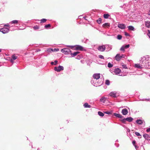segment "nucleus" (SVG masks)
I'll use <instances>...</instances> for the list:
<instances>
[{
    "label": "nucleus",
    "mask_w": 150,
    "mask_h": 150,
    "mask_svg": "<svg viewBox=\"0 0 150 150\" xmlns=\"http://www.w3.org/2000/svg\"><path fill=\"white\" fill-rule=\"evenodd\" d=\"M105 49H106V51H109L112 49V46L109 45H105Z\"/></svg>",
    "instance_id": "nucleus-11"
},
{
    "label": "nucleus",
    "mask_w": 150,
    "mask_h": 150,
    "mask_svg": "<svg viewBox=\"0 0 150 150\" xmlns=\"http://www.w3.org/2000/svg\"><path fill=\"white\" fill-rule=\"evenodd\" d=\"M105 84L106 85H109L110 84V82L109 80H107L105 81Z\"/></svg>",
    "instance_id": "nucleus-31"
},
{
    "label": "nucleus",
    "mask_w": 150,
    "mask_h": 150,
    "mask_svg": "<svg viewBox=\"0 0 150 150\" xmlns=\"http://www.w3.org/2000/svg\"><path fill=\"white\" fill-rule=\"evenodd\" d=\"M33 28L34 29V30H37L39 28V27L38 26L36 25L35 26H34L33 27Z\"/></svg>",
    "instance_id": "nucleus-36"
},
{
    "label": "nucleus",
    "mask_w": 150,
    "mask_h": 150,
    "mask_svg": "<svg viewBox=\"0 0 150 150\" xmlns=\"http://www.w3.org/2000/svg\"><path fill=\"white\" fill-rule=\"evenodd\" d=\"M80 58V56L79 55H78L77 57L76 58V59H79Z\"/></svg>",
    "instance_id": "nucleus-50"
},
{
    "label": "nucleus",
    "mask_w": 150,
    "mask_h": 150,
    "mask_svg": "<svg viewBox=\"0 0 150 150\" xmlns=\"http://www.w3.org/2000/svg\"><path fill=\"white\" fill-rule=\"evenodd\" d=\"M125 49H127L129 47V44L125 45H123Z\"/></svg>",
    "instance_id": "nucleus-35"
},
{
    "label": "nucleus",
    "mask_w": 150,
    "mask_h": 150,
    "mask_svg": "<svg viewBox=\"0 0 150 150\" xmlns=\"http://www.w3.org/2000/svg\"><path fill=\"white\" fill-rule=\"evenodd\" d=\"M148 33L147 35L150 38V31L149 30H148Z\"/></svg>",
    "instance_id": "nucleus-44"
},
{
    "label": "nucleus",
    "mask_w": 150,
    "mask_h": 150,
    "mask_svg": "<svg viewBox=\"0 0 150 150\" xmlns=\"http://www.w3.org/2000/svg\"><path fill=\"white\" fill-rule=\"evenodd\" d=\"M115 59L117 61H120L121 59V55L119 54H117L115 57Z\"/></svg>",
    "instance_id": "nucleus-12"
},
{
    "label": "nucleus",
    "mask_w": 150,
    "mask_h": 150,
    "mask_svg": "<svg viewBox=\"0 0 150 150\" xmlns=\"http://www.w3.org/2000/svg\"><path fill=\"white\" fill-rule=\"evenodd\" d=\"M126 119L127 121L129 122H132L133 120V118L130 117L126 118Z\"/></svg>",
    "instance_id": "nucleus-21"
},
{
    "label": "nucleus",
    "mask_w": 150,
    "mask_h": 150,
    "mask_svg": "<svg viewBox=\"0 0 150 150\" xmlns=\"http://www.w3.org/2000/svg\"><path fill=\"white\" fill-rule=\"evenodd\" d=\"M83 106L85 108H91V106L89 105L88 104L86 103L84 104L83 105Z\"/></svg>",
    "instance_id": "nucleus-20"
},
{
    "label": "nucleus",
    "mask_w": 150,
    "mask_h": 150,
    "mask_svg": "<svg viewBox=\"0 0 150 150\" xmlns=\"http://www.w3.org/2000/svg\"><path fill=\"white\" fill-rule=\"evenodd\" d=\"M125 56V55L124 54H122L121 55V58H122L124 57Z\"/></svg>",
    "instance_id": "nucleus-49"
},
{
    "label": "nucleus",
    "mask_w": 150,
    "mask_h": 150,
    "mask_svg": "<svg viewBox=\"0 0 150 150\" xmlns=\"http://www.w3.org/2000/svg\"><path fill=\"white\" fill-rule=\"evenodd\" d=\"M98 57L100 58L101 59H104V56L102 55H99Z\"/></svg>",
    "instance_id": "nucleus-40"
},
{
    "label": "nucleus",
    "mask_w": 150,
    "mask_h": 150,
    "mask_svg": "<svg viewBox=\"0 0 150 150\" xmlns=\"http://www.w3.org/2000/svg\"><path fill=\"white\" fill-rule=\"evenodd\" d=\"M122 38V36L120 35H118L117 36V38L118 40H120Z\"/></svg>",
    "instance_id": "nucleus-34"
},
{
    "label": "nucleus",
    "mask_w": 150,
    "mask_h": 150,
    "mask_svg": "<svg viewBox=\"0 0 150 150\" xmlns=\"http://www.w3.org/2000/svg\"><path fill=\"white\" fill-rule=\"evenodd\" d=\"M51 25L50 24H48L47 25H46L45 26V28H48L50 27Z\"/></svg>",
    "instance_id": "nucleus-37"
},
{
    "label": "nucleus",
    "mask_w": 150,
    "mask_h": 150,
    "mask_svg": "<svg viewBox=\"0 0 150 150\" xmlns=\"http://www.w3.org/2000/svg\"><path fill=\"white\" fill-rule=\"evenodd\" d=\"M105 45L100 46L98 47V49L100 51L103 52L105 50Z\"/></svg>",
    "instance_id": "nucleus-9"
},
{
    "label": "nucleus",
    "mask_w": 150,
    "mask_h": 150,
    "mask_svg": "<svg viewBox=\"0 0 150 150\" xmlns=\"http://www.w3.org/2000/svg\"><path fill=\"white\" fill-rule=\"evenodd\" d=\"M1 49H0V52H1Z\"/></svg>",
    "instance_id": "nucleus-62"
},
{
    "label": "nucleus",
    "mask_w": 150,
    "mask_h": 150,
    "mask_svg": "<svg viewBox=\"0 0 150 150\" xmlns=\"http://www.w3.org/2000/svg\"><path fill=\"white\" fill-rule=\"evenodd\" d=\"M82 42L87 43L88 42V40L86 38H84L82 40Z\"/></svg>",
    "instance_id": "nucleus-26"
},
{
    "label": "nucleus",
    "mask_w": 150,
    "mask_h": 150,
    "mask_svg": "<svg viewBox=\"0 0 150 150\" xmlns=\"http://www.w3.org/2000/svg\"><path fill=\"white\" fill-rule=\"evenodd\" d=\"M64 69V68L63 67L60 65L57 67H55L54 68V70L57 72H60L61 71L63 70Z\"/></svg>",
    "instance_id": "nucleus-4"
},
{
    "label": "nucleus",
    "mask_w": 150,
    "mask_h": 150,
    "mask_svg": "<svg viewBox=\"0 0 150 150\" xmlns=\"http://www.w3.org/2000/svg\"><path fill=\"white\" fill-rule=\"evenodd\" d=\"M4 26H5L9 27V29H11V27H10L9 26H10V25H9V24H5L4 25Z\"/></svg>",
    "instance_id": "nucleus-43"
},
{
    "label": "nucleus",
    "mask_w": 150,
    "mask_h": 150,
    "mask_svg": "<svg viewBox=\"0 0 150 150\" xmlns=\"http://www.w3.org/2000/svg\"><path fill=\"white\" fill-rule=\"evenodd\" d=\"M76 48L77 50L80 51H85L86 50L85 48L79 45H77Z\"/></svg>",
    "instance_id": "nucleus-6"
},
{
    "label": "nucleus",
    "mask_w": 150,
    "mask_h": 150,
    "mask_svg": "<svg viewBox=\"0 0 150 150\" xmlns=\"http://www.w3.org/2000/svg\"><path fill=\"white\" fill-rule=\"evenodd\" d=\"M40 51V50H38L37 51V52H39V51Z\"/></svg>",
    "instance_id": "nucleus-61"
},
{
    "label": "nucleus",
    "mask_w": 150,
    "mask_h": 150,
    "mask_svg": "<svg viewBox=\"0 0 150 150\" xmlns=\"http://www.w3.org/2000/svg\"><path fill=\"white\" fill-rule=\"evenodd\" d=\"M141 64H135L134 67L141 69L143 67L146 69H150V56H145L141 58L140 60Z\"/></svg>",
    "instance_id": "nucleus-1"
},
{
    "label": "nucleus",
    "mask_w": 150,
    "mask_h": 150,
    "mask_svg": "<svg viewBox=\"0 0 150 150\" xmlns=\"http://www.w3.org/2000/svg\"><path fill=\"white\" fill-rule=\"evenodd\" d=\"M61 52L66 54H70L71 51L68 48H64L61 50Z\"/></svg>",
    "instance_id": "nucleus-3"
},
{
    "label": "nucleus",
    "mask_w": 150,
    "mask_h": 150,
    "mask_svg": "<svg viewBox=\"0 0 150 150\" xmlns=\"http://www.w3.org/2000/svg\"><path fill=\"white\" fill-rule=\"evenodd\" d=\"M143 122L142 120H138L136 121V122L139 125H141Z\"/></svg>",
    "instance_id": "nucleus-23"
},
{
    "label": "nucleus",
    "mask_w": 150,
    "mask_h": 150,
    "mask_svg": "<svg viewBox=\"0 0 150 150\" xmlns=\"http://www.w3.org/2000/svg\"><path fill=\"white\" fill-rule=\"evenodd\" d=\"M128 29L131 30H134V27L132 26H129L128 27Z\"/></svg>",
    "instance_id": "nucleus-24"
},
{
    "label": "nucleus",
    "mask_w": 150,
    "mask_h": 150,
    "mask_svg": "<svg viewBox=\"0 0 150 150\" xmlns=\"http://www.w3.org/2000/svg\"><path fill=\"white\" fill-rule=\"evenodd\" d=\"M109 15L108 14H105L103 15V17L104 18L107 19L108 18Z\"/></svg>",
    "instance_id": "nucleus-27"
},
{
    "label": "nucleus",
    "mask_w": 150,
    "mask_h": 150,
    "mask_svg": "<svg viewBox=\"0 0 150 150\" xmlns=\"http://www.w3.org/2000/svg\"><path fill=\"white\" fill-rule=\"evenodd\" d=\"M150 131V128H149L146 129V132H149Z\"/></svg>",
    "instance_id": "nucleus-53"
},
{
    "label": "nucleus",
    "mask_w": 150,
    "mask_h": 150,
    "mask_svg": "<svg viewBox=\"0 0 150 150\" xmlns=\"http://www.w3.org/2000/svg\"><path fill=\"white\" fill-rule=\"evenodd\" d=\"M125 35L127 36H129V34L127 33L126 32H125Z\"/></svg>",
    "instance_id": "nucleus-51"
},
{
    "label": "nucleus",
    "mask_w": 150,
    "mask_h": 150,
    "mask_svg": "<svg viewBox=\"0 0 150 150\" xmlns=\"http://www.w3.org/2000/svg\"><path fill=\"white\" fill-rule=\"evenodd\" d=\"M119 146V144H117V146H116L117 147H118Z\"/></svg>",
    "instance_id": "nucleus-59"
},
{
    "label": "nucleus",
    "mask_w": 150,
    "mask_h": 150,
    "mask_svg": "<svg viewBox=\"0 0 150 150\" xmlns=\"http://www.w3.org/2000/svg\"><path fill=\"white\" fill-rule=\"evenodd\" d=\"M57 62H58V61H57V60H55L54 62L55 63L54 65H56L57 64Z\"/></svg>",
    "instance_id": "nucleus-52"
},
{
    "label": "nucleus",
    "mask_w": 150,
    "mask_h": 150,
    "mask_svg": "<svg viewBox=\"0 0 150 150\" xmlns=\"http://www.w3.org/2000/svg\"><path fill=\"white\" fill-rule=\"evenodd\" d=\"M103 27L108 28L110 26V24L109 23H105L103 24Z\"/></svg>",
    "instance_id": "nucleus-19"
},
{
    "label": "nucleus",
    "mask_w": 150,
    "mask_h": 150,
    "mask_svg": "<svg viewBox=\"0 0 150 150\" xmlns=\"http://www.w3.org/2000/svg\"><path fill=\"white\" fill-rule=\"evenodd\" d=\"M114 72L115 74L121 76L119 74L121 72V70L119 68H115L114 70Z\"/></svg>",
    "instance_id": "nucleus-8"
},
{
    "label": "nucleus",
    "mask_w": 150,
    "mask_h": 150,
    "mask_svg": "<svg viewBox=\"0 0 150 150\" xmlns=\"http://www.w3.org/2000/svg\"><path fill=\"white\" fill-rule=\"evenodd\" d=\"M122 67L123 69H127V67L126 65H122Z\"/></svg>",
    "instance_id": "nucleus-41"
},
{
    "label": "nucleus",
    "mask_w": 150,
    "mask_h": 150,
    "mask_svg": "<svg viewBox=\"0 0 150 150\" xmlns=\"http://www.w3.org/2000/svg\"><path fill=\"white\" fill-rule=\"evenodd\" d=\"M142 100V101H144V100Z\"/></svg>",
    "instance_id": "nucleus-64"
},
{
    "label": "nucleus",
    "mask_w": 150,
    "mask_h": 150,
    "mask_svg": "<svg viewBox=\"0 0 150 150\" xmlns=\"http://www.w3.org/2000/svg\"><path fill=\"white\" fill-rule=\"evenodd\" d=\"M127 132H130V130L128 128H127Z\"/></svg>",
    "instance_id": "nucleus-47"
},
{
    "label": "nucleus",
    "mask_w": 150,
    "mask_h": 150,
    "mask_svg": "<svg viewBox=\"0 0 150 150\" xmlns=\"http://www.w3.org/2000/svg\"><path fill=\"white\" fill-rule=\"evenodd\" d=\"M93 79H94V80L97 79L98 80L100 78V74L98 73L95 74L93 75Z\"/></svg>",
    "instance_id": "nucleus-7"
},
{
    "label": "nucleus",
    "mask_w": 150,
    "mask_h": 150,
    "mask_svg": "<svg viewBox=\"0 0 150 150\" xmlns=\"http://www.w3.org/2000/svg\"><path fill=\"white\" fill-rule=\"evenodd\" d=\"M101 19L100 18H99V19L97 20V22L99 24H100L101 23Z\"/></svg>",
    "instance_id": "nucleus-33"
},
{
    "label": "nucleus",
    "mask_w": 150,
    "mask_h": 150,
    "mask_svg": "<svg viewBox=\"0 0 150 150\" xmlns=\"http://www.w3.org/2000/svg\"><path fill=\"white\" fill-rule=\"evenodd\" d=\"M128 112V110L126 108H125L122 109V113L124 115H127Z\"/></svg>",
    "instance_id": "nucleus-13"
},
{
    "label": "nucleus",
    "mask_w": 150,
    "mask_h": 150,
    "mask_svg": "<svg viewBox=\"0 0 150 150\" xmlns=\"http://www.w3.org/2000/svg\"><path fill=\"white\" fill-rule=\"evenodd\" d=\"M98 115L101 117H103L104 115V114L101 112L98 111Z\"/></svg>",
    "instance_id": "nucleus-25"
},
{
    "label": "nucleus",
    "mask_w": 150,
    "mask_h": 150,
    "mask_svg": "<svg viewBox=\"0 0 150 150\" xmlns=\"http://www.w3.org/2000/svg\"><path fill=\"white\" fill-rule=\"evenodd\" d=\"M17 56L15 55H13L11 56L12 59L13 60L16 59L17 58Z\"/></svg>",
    "instance_id": "nucleus-30"
},
{
    "label": "nucleus",
    "mask_w": 150,
    "mask_h": 150,
    "mask_svg": "<svg viewBox=\"0 0 150 150\" xmlns=\"http://www.w3.org/2000/svg\"><path fill=\"white\" fill-rule=\"evenodd\" d=\"M135 134L137 136H141V135H140V133L138 132H135Z\"/></svg>",
    "instance_id": "nucleus-39"
},
{
    "label": "nucleus",
    "mask_w": 150,
    "mask_h": 150,
    "mask_svg": "<svg viewBox=\"0 0 150 150\" xmlns=\"http://www.w3.org/2000/svg\"><path fill=\"white\" fill-rule=\"evenodd\" d=\"M145 99L147 101H150V99Z\"/></svg>",
    "instance_id": "nucleus-58"
},
{
    "label": "nucleus",
    "mask_w": 150,
    "mask_h": 150,
    "mask_svg": "<svg viewBox=\"0 0 150 150\" xmlns=\"http://www.w3.org/2000/svg\"><path fill=\"white\" fill-rule=\"evenodd\" d=\"M13 59H11V62H13Z\"/></svg>",
    "instance_id": "nucleus-57"
},
{
    "label": "nucleus",
    "mask_w": 150,
    "mask_h": 150,
    "mask_svg": "<svg viewBox=\"0 0 150 150\" xmlns=\"http://www.w3.org/2000/svg\"><path fill=\"white\" fill-rule=\"evenodd\" d=\"M110 95L113 97H116L117 93L115 92H111L109 94Z\"/></svg>",
    "instance_id": "nucleus-15"
},
{
    "label": "nucleus",
    "mask_w": 150,
    "mask_h": 150,
    "mask_svg": "<svg viewBox=\"0 0 150 150\" xmlns=\"http://www.w3.org/2000/svg\"><path fill=\"white\" fill-rule=\"evenodd\" d=\"M51 50V51H53L54 50H53V49H49V50H49L50 51V50Z\"/></svg>",
    "instance_id": "nucleus-54"
},
{
    "label": "nucleus",
    "mask_w": 150,
    "mask_h": 150,
    "mask_svg": "<svg viewBox=\"0 0 150 150\" xmlns=\"http://www.w3.org/2000/svg\"><path fill=\"white\" fill-rule=\"evenodd\" d=\"M105 113L108 114H110L111 113L109 111H106L105 112Z\"/></svg>",
    "instance_id": "nucleus-45"
},
{
    "label": "nucleus",
    "mask_w": 150,
    "mask_h": 150,
    "mask_svg": "<svg viewBox=\"0 0 150 150\" xmlns=\"http://www.w3.org/2000/svg\"><path fill=\"white\" fill-rule=\"evenodd\" d=\"M83 18H84L85 20H87V19L86 18V17H83Z\"/></svg>",
    "instance_id": "nucleus-60"
},
{
    "label": "nucleus",
    "mask_w": 150,
    "mask_h": 150,
    "mask_svg": "<svg viewBox=\"0 0 150 150\" xmlns=\"http://www.w3.org/2000/svg\"><path fill=\"white\" fill-rule=\"evenodd\" d=\"M143 136L145 138H146L148 137L149 135L146 134H145L143 135Z\"/></svg>",
    "instance_id": "nucleus-42"
},
{
    "label": "nucleus",
    "mask_w": 150,
    "mask_h": 150,
    "mask_svg": "<svg viewBox=\"0 0 150 150\" xmlns=\"http://www.w3.org/2000/svg\"><path fill=\"white\" fill-rule=\"evenodd\" d=\"M79 52H76L74 53H72L71 52L70 54L71 55V57H74L76 56L77 54H79Z\"/></svg>",
    "instance_id": "nucleus-17"
},
{
    "label": "nucleus",
    "mask_w": 150,
    "mask_h": 150,
    "mask_svg": "<svg viewBox=\"0 0 150 150\" xmlns=\"http://www.w3.org/2000/svg\"><path fill=\"white\" fill-rule=\"evenodd\" d=\"M116 142H118V140H117L116 141Z\"/></svg>",
    "instance_id": "nucleus-63"
},
{
    "label": "nucleus",
    "mask_w": 150,
    "mask_h": 150,
    "mask_svg": "<svg viewBox=\"0 0 150 150\" xmlns=\"http://www.w3.org/2000/svg\"><path fill=\"white\" fill-rule=\"evenodd\" d=\"M113 66V65L111 64V63H110V62H109V63H108V67L109 68H111V67H112Z\"/></svg>",
    "instance_id": "nucleus-32"
},
{
    "label": "nucleus",
    "mask_w": 150,
    "mask_h": 150,
    "mask_svg": "<svg viewBox=\"0 0 150 150\" xmlns=\"http://www.w3.org/2000/svg\"><path fill=\"white\" fill-rule=\"evenodd\" d=\"M54 51H57L59 50V49H55V48H54Z\"/></svg>",
    "instance_id": "nucleus-55"
},
{
    "label": "nucleus",
    "mask_w": 150,
    "mask_h": 150,
    "mask_svg": "<svg viewBox=\"0 0 150 150\" xmlns=\"http://www.w3.org/2000/svg\"><path fill=\"white\" fill-rule=\"evenodd\" d=\"M98 80L97 79L94 80V79H93L91 81V83L94 86H99L102 84L103 82H99Z\"/></svg>",
    "instance_id": "nucleus-2"
},
{
    "label": "nucleus",
    "mask_w": 150,
    "mask_h": 150,
    "mask_svg": "<svg viewBox=\"0 0 150 150\" xmlns=\"http://www.w3.org/2000/svg\"><path fill=\"white\" fill-rule=\"evenodd\" d=\"M19 21L18 20H15L12 21L9 23V24L11 26H13V25H12V24H17L19 22Z\"/></svg>",
    "instance_id": "nucleus-10"
},
{
    "label": "nucleus",
    "mask_w": 150,
    "mask_h": 150,
    "mask_svg": "<svg viewBox=\"0 0 150 150\" xmlns=\"http://www.w3.org/2000/svg\"><path fill=\"white\" fill-rule=\"evenodd\" d=\"M120 121L123 123L125 124L126 121H127V120H126V118H124L122 119L121 120H120Z\"/></svg>",
    "instance_id": "nucleus-28"
},
{
    "label": "nucleus",
    "mask_w": 150,
    "mask_h": 150,
    "mask_svg": "<svg viewBox=\"0 0 150 150\" xmlns=\"http://www.w3.org/2000/svg\"><path fill=\"white\" fill-rule=\"evenodd\" d=\"M125 50V49L123 45L121 47V48L120 49V50L122 51H124Z\"/></svg>",
    "instance_id": "nucleus-38"
},
{
    "label": "nucleus",
    "mask_w": 150,
    "mask_h": 150,
    "mask_svg": "<svg viewBox=\"0 0 150 150\" xmlns=\"http://www.w3.org/2000/svg\"><path fill=\"white\" fill-rule=\"evenodd\" d=\"M47 20L45 18H43L41 20L40 23H44L47 21Z\"/></svg>",
    "instance_id": "nucleus-29"
},
{
    "label": "nucleus",
    "mask_w": 150,
    "mask_h": 150,
    "mask_svg": "<svg viewBox=\"0 0 150 150\" xmlns=\"http://www.w3.org/2000/svg\"><path fill=\"white\" fill-rule=\"evenodd\" d=\"M51 64H52V65H54V62H51Z\"/></svg>",
    "instance_id": "nucleus-56"
},
{
    "label": "nucleus",
    "mask_w": 150,
    "mask_h": 150,
    "mask_svg": "<svg viewBox=\"0 0 150 150\" xmlns=\"http://www.w3.org/2000/svg\"><path fill=\"white\" fill-rule=\"evenodd\" d=\"M9 30V29L6 28H3L0 29V31L4 34L8 33Z\"/></svg>",
    "instance_id": "nucleus-5"
},
{
    "label": "nucleus",
    "mask_w": 150,
    "mask_h": 150,
    "mask_svg": "<svg viewBox=\"0 0 150 150\" xmlns=\"http://www.w3.org/2000/svg\"><path fill=\"white\" fill-rule=\"evenodd\" d=\"M118 27L119 28L123 29L125 28V26L124 24H119L118 25Z\"/></svg>",
    "instance_id": "nucleus-14"
},
{
    "label": "nucleus",
    "mask_w": 150,
    "mask_h": 150,
    "mask_svg": "<svg viewBox=\"0 0 150 150\" xmlns=\"http://www.w3.org/2000/svg\"><path fill=\"white\" fill-rule=\"evenodd\" d=\"M113 115L114 116L119 118H122L123 117L122 115L120 114L115 113H114Z\"/></svg>",
    "instance_id": "nucleus-16"
},
{
    "label": "nucleus",
    "mask_w": 150,
    "mask_h": 150,
    "mask_svg": "<svg viewBox=\"0 0 150 150\" xmlns=\"http://www.w3.org/2000/svg\"><path fill=\"white\" fill-rule=\"evenodd\" d=\"M106 98L105 97H102L100 99L101 102L104 103L106 100Z\"/></svg>",
    "instance_id": "nucleus-22"
},
{
    "label": "nucleus",
    "mask_w": 150,
    "mask_h": 150,
    "mask_svg": "<svg viewBox=\"0 0 150 150\" xmlns=\"http://www.w3.org/2000/svg\"><path fill=\"white\" fill-rule=\"evenodd\" d=\"M145 23L146 27L148 28L150 27V22L149 21H145Z\"/></svg>",
    "instance_id": "nucleus-18"
},
{
    "label": "nucleus",
    "mask_w": 150,
    "mask_h": 150,
    "mask_svg": "<svg viewBox=\"0 0 150 150\" xmlns=\"http://www.w3.org/2000/svg\"><path fill=\"white\" fill-rule=\"evenodd\" d=\"M132 144H133L134 146L135 145V143H136V142L135 141H133V142H132Z\"/></svg>",
    "instance_id": "nucleus-48"
},
{
    "label": "nucleus",
    "mask_w": 150,
    "mask_h": 150,
    "mask_svg": "<svg viewBox=\"0 0 150 150\" xmlns=\"http://www.w3.org/2000/svg\"><path fill=\"white\" fill-rule=\"evenodd\" d=\"M134 146H135V149L137 150H138V148H139V147L138 146H136V145H135Z\"/></svg>",
    "instance_id": "nucleus-46"
}]
</instances>
